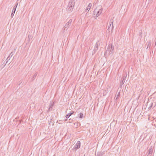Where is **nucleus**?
Segmentation results:
<instances>
[{
	"mask_svg": "<svg viewBox=\"0 0 156 156\" xmlns=\"http://www.w3.org/2000/svg\"><path fill=\"white\" fill-rule=\"evenodd\" d=\"M125 89L126 88V86H125Z\"/></svg>",
	"mask_w": 156,
	"mask_h": 156,
	"instance_id": "36",
	"label": "nucleus"
},
{
	"mask_svg": "<svg viewBox=\"0 0 156 156\" xmlns=\"http://www.w3.org/2000/svg\"><path fill=\"white\" fill-rule=\"evenodd\" d=\"M108 49L109 50V55L112 54H113V51L114 50V48L113 45L112 44H109L108 47Z\"/></svg>",
	"mask_w": 156,
	"mask_h": 156,
	"instance_id": "3",
	"label": "nucleus"
},
{
	"mask_svg": "<svg viewBox=\"0 0 156 156\" xmlns=\"http://www.w3.org/2000/svg\"><path fill=\"white\" fill-rule=\"evenodd\" d=\"M143 90V88L142 89V90Z\"/></svg>",
	"mask_w": 156,
	"mask_h": 156,
	"instance_id": "37",
	"label": "nucleus"
},
{
	"mask_svg": "<svg viewBox=\"0 0 156 156\" xmlns=\"http://www.w3.org/2000/svg\"><path fill=\"white\" fill-rule=\"evenodd\" d=\"M105 151L98 152L97 153L96 156H104Z\"/></svg>",
	"mask_w": 156,
	"mask_h": 156,
	"instance_id": "13",
	"label": "nucleus"
},
{
	"mask_svg": "<svg viewBox=\"0 0 156 156\" xmlns=\"http://www.w3.org/2000/svg\"><path fill=\"white\" fill-rule=\"evenodd\" d=\"M153 51H151V52L153 53Z\"/></svg>",
	"mask_w": 156,
	"mask_h": 156,
	"instance_id": "34",
	"label": "nucleus"
},
{
	"mask_svg": "<svg viewBox=\"0 0 156 156\" xmlns=\"http://www.w3.org/2000/svg\"><path fill=\"white\" fill-rule=\"evenodd\" d=\"M78 117L80 118H82L83 117V114L82 113L80 112L78 114Z\"/></svg>",
	"mask_w": 156,
	"mask_h": 156,
	"instance_id": "16",
	"label": "nucleus"
},
{
	"mask_svg": "<svg viewBox=\"0 0 156 156\" xmlns=\"http://www.w3.org/2000/svg\"><path fill=\"white\" fill-rule=\"evenodd\" d=\"M109 22L110 24L108 27V28L107 30V31L108 33L111 32V33H112V30L114 27V26L113 25V21L112 20H110Z\"/></svg>",
	"mask_w": 156,
	"mask_h": 156,
	"instance_id": "2",
	"label": "nucleus"
},
{
	"mask_svg": "<svg viewBox=\"0 0 156 156\" xmlns=\"http://www.w3.org/2000/svg\"><path fill=\"white\" fill-rule=\"evenodd\" d=\"M100 43L99 41H98L96 43L94 47V49L93 51V53L94 54L98 50V47L100 45Z\"/></svg>",
	"mask_w": 156,
	"mask_h": 156,
	"instance_id": "4",
	"label": "nucleus"
},
{
	"mask_svg": "<svg viewBox=\"0 0 156 156\" xmlns=\"http://www.w3.org/2000/svg\"><path fill=\"white\" fill-rule=\"evenodd\" d=\"M153 51H151V52L153 53Z\"/></svg>",
	"mask_w": 156,
	"mask_h": 156,
	"instance_id": "33",
	"label": "nucleus"
},
{
	"mask_svg": "<svg viewBox=\"0 0 156 156\" xmlns=\"http://www.w3.org/2000/svg\"><path fill=\"white\" fill-rule=\"evenodd\" d=\"M33 38V36L32 35H29L28 38L29 40L32 39Z\"/></svg>",
	"mask_w": 156,
	"mask_h": 156,
	"instance_id": "23",
	"label": "nucleus"
},
{
	"mask_svg": "<svg viewBox=\"0 0 156 156\" xmlns=\"http://www.w3.org/2000/svg\"><path fill=\"white\" fill-rule=\"evenodd\" d=\"M125 89L126 88V86H125Z\"/></svg>",
	"mask_w": 156,
	"mask_h": 156,
	"instance_id": "35",
	"label": "nucleus"
},
{
	"mask_svg": "<svg viewBox=\"0 0 156 156\" xmlns=\"http://www.w3.org/2000/svg\"><path fill=\"white\" fill-rule=\"evenodd\" d=\"M98 10V9L97 8H96L94 11V15L96 16V14H97V12Z\"/></svg>",
	"mask_w": 156,
	"mask_h": 156,
	"instance_id": "17",
	"label": "nucleus"
},
{
	"mask_svg": "<svg viewBox=\"0 0 156 156\" xmlns=\"http://www.w3.org/2000/svg\"><path fill=\"white\" fill-rule=\"evenodd\" d=\"M153 153V150L152 147H151L149 149L148 151V154L147 156H151L152 153Z\"/></svg>",
	"mask_w": 156,
	"mask_h": 156,
	"instance_id": "8",
	"label": "nucleus"
},
{
	"mask_svg": "<svg viewBox=\"0 0 156 156\" xmlns=\"http://www.w3.org/2000/svg\"><path fill=\"white\" fill-rule=\"evenodd\" d=\"M80 141H78L76 144L75 145L73 149L76 150L79 148L80 147Z\"/></svg>",
	"mask_w": 156,
	"mask_h": 156,
	"instance_id": "5",
	"label": "nucleus"
},
{
	"mask_svg": "<svg viewBox=\"0 0 156 156\" xmlns=\"http://www.w3.org/2000/svg\"><path fill=\"white\" fill-rule=\"evenodd\" d=\"M13 55V52H12L10 54L9 56L12 57V56Z\"/></svg>",
	"mask_w": 156,
	"mask_h": 156,
	"instance_id": "25",
	"label": "nucleus"
},
{
	"mask_svg": "<svg viewBox=\"0 0 156 156\" xmlns=\"http://www.w3.org/2000/svg\"><path fill=\"white\" fill-rule=\"evenodd\" d=\"M18 3H17V4L16 5H15L14 7H13V9H12V13H11V17L12 18L14 15V13L16 11V7L17 6V5H18Z\"/></svg>",
	"mask_w": 156,
	"mask_h": 156,
	"instance_id": "7",
	"label": "nucleus"
},
{
	"mask_svg": "<svg viewBox=\"0 0 156 156\" xmlns=\"http://www.w3.org/2000/svg\"><path fill=\"white\" fill-rule=\"evenodd\" d=\"M72 19H70L65 25V28H67L66 30H67L68 27H69L70 26L71 23L72 22Z\"/></svg>",
	"mask_w": 156,
	"mask_h": 156,
	"instance_id": "11",
	"label": "nucleus"
},
{
	"mask_svg": "<svg viewBox=\"0 0 156 156\" xmlns=\"http://www.w3.org/2000/svg\"><path fill=\"white\" fill-rule=\"evenodd\" d=\"M9 59H10L9 56H8L7 58V59H6L7 61L5 63V65H4L3 66V67H3H4L5 66L6 64L8 62V61L9 60Z\"/></svg>",
	"mask_w": 156,
	"mask_h": 156,
	"instance_id": "19",
	"label": "nucleus"
},
{
	"mask_svg": "<svg viewBox=\"0 0 156 156\" xmlns=\"http://www.w3.org/2000/svg\"><path fill=\"white\" fill-rule=\"evenodd\" d=\"M75 4L74 0H70L67 7L68 11L69 12H72L74 8Z\"/></svg>",
	"mask_w": 156,
	"mask_h": 156,
	"instance_id": "1",
	"label": "nucleus"
},
{
	"mask_svg": "<svg viewBox=\"0 0 156 156\" xmlns=\"http://www.w3.org/2000/svg\"><path fill=\"white\" fill-rule=\"evenodd\" d=\"M127 76V75H126L125 77L123 76L122 78V80L120 82V87H122V85L125 82V80H126V77Z\"/></svg>",
	"mask_w": 156,
	"mask_h": 156,
	"instance_id": "9",
	"label": "nucleus"
},
{
	"mask_svg": "<svg viewBox=\"0 0 156 156\" xmlns=\"http://www.w3.org/2000/svg\"><path fill=\"white\" fill-rule=\"evenodd\" d=\"M67 120V119H66H66H65V121H66Z\"/></svg>",
	"mask_w": 156,
	"mask_h": 156,
	"instance_id": "31",
	"label": "nucleus"
},
{
	"mask_svg": "<svg viewBox=\"0 0 156 156\" xmlns=\"http://www.w3.org/2000/svg\"><path fill=\"white\" fill-rule=\"evenodd\" d=\"M37 75V73H34V75H33V78H32V79L33 80H34L36 77Z\"/></svg>",
	"mask_w": 156,
	"mask_h": 156,
	"instance_id": "20",
	"label": "nucleus"
},
{
	"mask_svg": "<svg viewBox=\"0 0 156 156\" xmlns=\"http://www.w3.org/2000/svg\"><path fill=\"white\" fill-rule=\"evenodd\" d=\"M107 90H104L103 92V95L104 96H105L106 94V93H107Z\"/></svg>",
	"mask_w": 156,
	"mask_h": 156,
	"instance_id": "21",
	"label": "nucleus"
},
{
	"mask_svg": "<svg viewBox=\"0 0 156 156\" xmlns=\"http://www.w3.org/2000/svg\"><path fill=\"white\" fill-rule=\"evenodd\" d=\"M103 10V8L102 7H101V8L100 9H98V10L97 13V14H96V16L97 17H98L102 13V11Z\"/></svg>",
	"mask_w": 156,
	"mask_h": 156,
	"instance_id": "10",
	"label": "nucleus"
},
{
	"mask_svg": "<svg viewBox=\"0 0 156 156\" xmlns=\"http://www.w3.org/2000/svg\"><path fill=\"white\" fill-rule=\"evenodd\" d=\"M153 105V103H151L150 106L148 107V111H149L151 109V108L152 107Z\"/></svg>",
	"mask_w": 156,
	"mask_h": 156,
	"instance_id": "18",
	"label": "nucleus"
},
{
	"mask_svg": "<svg viewBox=\"0 0 156 156\" xmlns=\"http://www.w3.org/2000/svg\"><path fill=\"white\" fill-rule=\"evenodd\" d=\"M109 50H108V48H107V50L105 52V56H106V54H107V51H108H108Z\"/></svg>",
	"mask_w": 156,
	"mask_h": 156,
	"instance_id": "26",
	"label": "nucleus"
},
{
	"mask_svg": "<svg viewBox=\"0 0 156 156\" xmlns=\"http://www.w3.org/2000/svg\"><path fill=\"white\" fill-rule=\"evenodd\" d=\"M92 5V4L91 3H90L88 6H87V8L85 10V12H86L87 10L88 11V12L90 10V9Z\"/></svg>",
	"mask_w": 156,
	"mask_h": 156,
	"instance_id": "14",
	"label": "nucleus"
},
{
	"mask_svg": "<svg viewBox=\"0 0 156 156\" xmlns=\"http://www.w3.org/2000/svg\"><path fill=\"white\" fill-rule=\"evenodd\" d=\"M153 51H151V52L153 53Z\"/></svg>",
	"mask_w": 156,
	"mask_h": 156,
	"instance_id": "32",
	"label": "nucleus"
},
{
	"mask_svg": "<svg viewBox=\"0 0 156 156\" xmlns=\"http://www.w3.org/2000/svg\"><path fill=\"white\" fill-rule=\"evenodd\" d=\"M64 30H66L67 28H65V26L64 27Z\"/></svg>",
	"mask_w": 156,
	"mask_h": 156,
	"instance_id": "30",
	"label": "nucleus"
},
{
	"mask_svg": "<svg viewBox=\"0 0 156 156\" xmlns=\"http://www.w3.org/2000/svg\"><path fill=\"white\" fill-rule=\"evenodd\" d=\"M147 47L146 49L147 50L148 49V48H150L151 43V41H148L147 43Z\"/></svg>",
	"mask_w": 156,
	"mask_h": 156,
	"instance_id": "15",
	"label": "nucleus"
},
{
	"mask_svg": "<svg viewBox=\"0 0 156 156\" xmlns=\"http://www.w3.org/2000/svg\"><path fill=\"white\" fill-rule=\"evenodd\" d=\"M120 92H119L118 93V94H117V97H116V98L115 99L116 100H117V99H118V97H119V96H120Z\"/></svg>",
	"mask_w": 156,
	"mask_h": 156,
	"instance_id": "22",
	"label": "nucleus"
},
{
	"mask_svg": "<svg viewBox=\"0 0 156 156\" xmlns=\"http://www.w3.org/2000/svg\"><path fill=\"white\" fill-rule=\"evenodd\" d=\"M22 80H20L19 81V85H20L21 84V83H22Z\"/></svg>",
	"mask_w": 156,
	"mask_h": 156,
	"instance_id": "28",
	"label": "nucleus"
},
{
	"mask_svg": "<svg viewBox=\"0 0 156 156\" xmlns=\"http://www.w3.org/2000/svg\"><path fill=\"white\" fill-rule=\"evenodd\" d=\"M54 104L55 103L54 102H53L51 103H50L49 108H48V110L47 111V112H49L52 110L53 108V107L54 106Z\"/></svg>",
	"mask_w": 156,
	"mask_h": 156,
	"instance_id": "6",
	"label": "nucleus"
},
{
	"mask_svg": "<svg viewBox=\"0 0 156 156\" xmlns=\"http://www.w3.org/2000/svg\"><path fill=\"white\" fill-rule=\"evenodd\" d=\"M69 120L70 121L69 122V123H71L72 122V120H71V119H69Z\"/></svg>",
	"mask_w": 156,
	"mask_h": 156,
	"instance_id": "29",
	"label": "nucleus"
},
{
	"mask_svg": "<svg viewBox=\"0 0 156 156\" xmlns=\"http://www.w3.org/2000/svg\"><path fill=\"white\" fill-rule=\"evenodd\" d=\"M74 113V112L73 111L70 112L69 113L67 114L66 115L65 117L66 118L68 119L70 116L72 115Z\"/></svg>",
	"mask_w": 156,
	"mask_h": 156,
	"instance_id": "12",
	"label": "nucleus"
},
{
	"mask_svg": "<svg viewBox=\"0 0 156 156\" xmlns=\"http://www.w3.org/2000/svg\"><path fill=\"white\" fill-rule=\"evenodd\" d=\"M148 1L149 2V3H151L152 2V0H148Z\"/></svg>",
	"mask_w": 156,
	"mask_h": 156,
	"instance_id": "27",
	"label": "nucleus"
},
{
	"mask_svg": "<svg viewBox=\"0 0 156 156\" xmlns=\"http://www.w3.org/2000/svg\"><path fill=\"white\" fill-rule=\"evenodd\" d=\"M48 122H49V124H50H50L51 123L52 124V125H53L54 123V122L53 121V122H52V121L51 120L50 122L49 121H48Z\"/></svg>",
	"mask_w": 156,
	"mask_h": 156,
	"instance_id": "24",
	"label": "nucleus"
}]
</instances>
